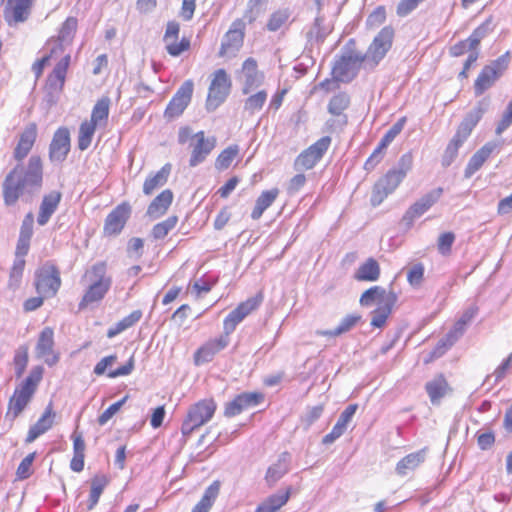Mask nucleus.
Returning a JSON list of instances; mask_svg holds the SVG:
<instances>
[{"label":"nucleus","instance_id":"nucleus-31","mask_svg":"<svg viewBox=\"0 0 512 512\" xmlns=\"http://www.w3.org/2000/svg\"><path fill=\"white\" fill-rule=\"evenodd\" d=\"M70 55H64L55 65L52 72L48 75L46 85L51 91L60 92L63 90L68 68L70 65Z\"/></svg>","mask_w":512,"mask_h":512},{"label":"nucleus","instance_id":"nucleus-33","mask_svg":"<svg viewBox=\"0 0 512 512\" xmlns=\"http://www.w3.org/2000/svg\"><path fill=\"white\" fill-rule=\"evenodd\" d=\"M486 109L487 105L485 101H479L477 105L465 115V117L457 127L456 132L468 138L471 135L474 128L479 123V121L482 119L484 113L486 112Z\"/></svg>","mask_w":512,"mask_h":512},{"label":"nucleus","instance_id":"nucleus-29","mask_svg":"<svg viewBox=\"0 0 512 512\" xmlns=\"http://www.w3.org/2000/svg\"><path fill=\"white\" fill-rule=\"evenodd\" d=\"M174 200V193L171 189L162 190L149 203L146 215L151 219H158L164 216Z\"/></svg>","mask_w":512,"mask_h":512},{"label":"nucleus","instance_id":"nucleus-46","mask_svg":"<svg viewBox=\"0 0 512 512\" xmlns=\"http://www.w3.org/2000/svg\"><path fill=\"white\" fill-rule=\"evenodd\" d=\"M425 459V449L410 453L403 457L396 465V472L404 476L408 471L416 469L420 466L421 463L424 462Z\"/></svg>","mask_w":512,"mask_h":512},{"label":"nucleus","instance_id":"nucleus-24","mask_svg":"<svg viewBox=\"0 0 512 512\" xmlns=\"http://www.w3.org/2000/svg\"><path fill=\"white\" fill-rule=\"evenodd\" d=\"M71 147L70 131L67 127H59L53 135L49 146V159L52 162H63Z\"/></svg>","mask_w":512,"mask_h":512},{"label":"nucleus","instance_id":"nucleus-27","mask_svg":"<svg viewBox=\"0 0 512 512\" xmlns=\"http://www.w3.org/2000/svg\"><path fill=\"white\" fill-rule=\"evenodd\" d=\"M38 136L37 124L29 123L20 133L18 142L13 151V157L17 162H21L28 156L33 149Z\"/></svg>","mask_w":512,"mask_h":512},{"label":"nucleus","instance_id":"nucleus-6","mask_svg":"<svg viewBox=\"0 0 512 512\" xmlns=\"http://www.w3.org/2000/svg\"><path fill=\"white\" fill-rule=\"evenodd\" d=\"M191 153L189 166L196 167L206 160L209 154L214 150L217 140L214 136L207 137L205 131L201 130L192 135V129L189 126H182L178 130V143L186 144L189 139Z\"/></svg>","mask_w":512,"mask_h":512},{"label":"nucleus","instance_id":"nucleus-41","mask_svg":"<svg viewBox=\"0 0 512 512\" xmlns=\"http://www.w3.org/2000/svg\"><path fill=\"white\" fill-rule=\"evenodd\" d=\"M291 488L284 492L273 494L264 499L256 508L255 512H278L289 501Z\"/></svg>","mask_w":512,"mask_h":512},{"label":"nucleus","instance_id":"nucleus-51","mask_svg":"<svg viewBox=\"0 0 512 512\" xmlns=\"http://www.w3.org/2000/svg\"><path fill=\"white\" fill-rule=\"evenodd\" d=\"M78 28V20L74 16L67 17L61 24L57 39L65 43H71L75 37Z\"/></svg>","mask_w":512,"mask_h":512},{"label":"nucleus","instance_id":"nucleus-7","mask_svg":"<svg viewBox=\"0 0 512 512\" xmlns=\"http://www.w3.org/2000/svg\"><path fill=\"white\" fill-rule=\"evenodd\" d=\"M217 410L214 398H204L193 403L187 410V414L181 425L183 436L191 435L195 430L208 423Z\"/></svg>","mask_w":512,"mask_h":512},{"label":"nucleus","instance_id":"nucleus-5","mask_svg":"<svg viewBox=\"0 0 512 512\" xmlns=\"http://www.w3.org/2000/svg\"><path fill=\"white\" fill-rule=\"evenodd\" d=\"M44 368L33 367L27 377L14 389L8 401L6 418L12 422L26 409L42 381Z\"/></svg>","mask_w":512,"mask_h":512},{"label":"nucleus","instance_id":"nucleus-23","mask_svg":"<svg viewBox=\"0 0 512 512\" xmlns=\"http://www.w3.org/2000/svg\"><path fill=\"white\" fill-rule=\"evenodd\" d=\"M243 75L242 93L250 94L260 88L264 81V73L259 71L256 59L247 58L241 67Z\"/></svg>","mask_w":512,"mask_h":512},{"label":"nucleus","instance_id":"nucleus-50","mask_svg":"<svg viewBox=\"0 0 512 512\" xmlns=\"http://www.w3.org/2000/svg\"><path fill=\"white\" fill-rule=\"evenodd\" d=\"M25 267V259H14L13 264L9 270V276L7 281V286L9 289L15 290L20 287Z\"/></svg>","mask_w":512,"mask_h":512},{"label":"nucleus","instance_id":"nucleus-44","mask_svg":"<svg viewBox=\"0 0 512 512\" xmlns=\"http://www.w3.org/2000/svg\"><path fill=\"white\" fill-rule=\"evenodd\" d=\"M467 139H468L467 137L461 135L458 132H455V134L453 135V137L447 144V146L442 154L441 164L443 167H448L454 162V160L458 156L460 147L464 144V142Z\"/></svg>","mask_w":512,"mask_h":512},{"label":"nucleus","instance_id":"nucleus-55","mask_svg":"<svg viewBox=\"0 0 512 512\" xmlns=\"http://www.w3.org/2000/svg\"><path fill=\"white\" fill-rule=\"evenodd\" d=\"M387 19V10L384 5H379L367 16L365 26L368 30H375Z\"/></svg>","mask_w":512,"mask_h":512},{"label":"nucleus","instance_id":"nucleus-15","mask_svg":"<svg viewBox=\"0 0 512 512\" xmlns=\"http://www.w3.org/2000/svg\"><path fill=\"white\" fill-rule=\"evenodd\" d=\"M132 208L129 202L123 201L113 208L104 220L103 235L104 237L118 236L125 228L131 217Z\"/></svg>","mask_w":512,"mask_h":512},{"label":"nucleus","instance_id":"nucleus-53","mask_svg":"<svg viewBox=\"0 0 512 512\" xmlns=\"http://www.w3.org/2000/svg\"><path fill=\"white\" fill-rule=\"evenodd\" d=\"M350 105V98L346 93L334 95L328 103V112L333 116H340Z\"/></svg>","mask_w":512,"mask_h":512},{"label":"nucleus","instance_id":"nucleus-30","mask_svg":"<svg viewBox=\"0 0 512 512\" xmlns=\"http://www.w3.org/2000/svg\"><path fill=\"white\" fill-rule=\"evenodd\" d=\"M357 409V404H350L344 409L332 430L323 437V444H331L345 433Z\"/></svg>","mask_w":512,"mask_h":512},{"label":"nucleus","instance_id":"nucleus-28","mask_svg":"<svg viewBox=\"0 0 512 512\" xmlns=\"http://www.w3.org/2000/svg\"><path fill=\"white\" fill-rule=\"evenodd\" d=\"M56 413L53 404L49 403L44 409L40 418L33 424L25 437V443H33L37 438L48 432L54 425Z\"/></svg>","mask_w":512,"mask_h":512},{"label":"nucleus","instance_id":"nucleus-52","mask_svg":"<svg viewBox=\"0 0 512 512\" xmlns=\"http://www.w3.org/2000/svg\"><path fill=\"white\" fill-rule=\"evenodd\" d=\"M178 223L176 215L169 216L165 220L155 224L151 230V235L154 239H164L171 230H173Z\"/></svg>","mask_w":512,"mask_h":512},{"label":"nucleus","instance_id":"nucleus-59","mask_svg":"<svg viewBox=\"0 0 512 512\" xmlns=\"http://www.w3.org/2000/svg\"><path fill=\"white\" fill-rule=\"evenodd\" d=\"M387 147L382 145V143H378L377 147L373 150L371 155L366 159L364 163V170L372 171L375 167L382 161L385 150Z\"/></svg>","mask_w":512,"mask_h":512},{"label":"nucleus","instance_id":"nucleus-26","mask_svg":"<svg viewBox=\"0 0 512 512\" xmlns=\"http://www.w3.org/2000/svg\"><path fill=\"white\" fill-rule=\"evenodd\" d=\"M54 329L52 327H44L39 333L36 353L39 358H44L45 362L52 366L59 360V355L54 352Z\"/></svg>","mask_w":512,"mask_h":512},{"label":"nucleus","instance_id":"nucleus-36","mask_svg":"<svg viewBox=\"0 0 512 512\" xmlns=\"http://www.w3.org/2000/svg\"><path fill=\"white\" fill-rule=\"evenodd\" d=\"M380 275L381 267L379 262L375 258L369 257L358 266L353 278L358 282H375L379 280Z\"/></svg>","mask_w":512,"mask_h":512},{"label":"nucleus","instance_id":"nucleus-43","mask_svg":"<svg viewBox=\"0 0 512 512\" xmlns=\"http://www.w3.org/2000/svg\"><path fill=\"white\" fill-rule=\"evenodd\" d=\"M246 95L248 97L243 104V113L250 117L261 111L267 101L268 93L265 89L258 88L254 92Z\"/></svg>","mask_w":512,"mask_h":512},{"label":"nucleus","instance_id":"nucleus-64","mask_svg":"<svg viewBox=\"0 0 512 512\" xmlns=\"http://www.w3.org/2000/svg\"><path fill=\"white\" fill-rule=\"evenodd\" d=\"M512 124V100L508 103L505 112L502 115V118L498 122L496 127V134L500 135L505 130H507Z\"/></svg>","mask_w":512,"mask_h":512},{"label":"nucleus","instance_id":"nucleus-9","mask_svg":"<svg viewBox=\"0 0 512 512\" xmlns=\"http://www.w3.org/2000/svg\"><path fill=\"white\" fill-rule=\"evenodd\" d=\"M395 37V30L392 26L387 25L375 35L369 44L366 53H363L367 60L369 70L374 69L386 57L391 50Z\"/></svg>","mask_w":512,"mask_h":512},{"label":"nucleus","instance_id":"nucleus-19","mask_svg":"<svg viewBox=\"0 0 512 512\" xmlns=\"http://www.w3.org/2000/svg\"><path fill=\"white\" fill-rule=\"evenodd\" d=\"M36 0H7L3 16L9 26L27 21Z\"/></svg>","mask_w":512,"mask_h":512},{"label":"nucleus","instance_id":"nucleus-17","mask_svg":"<svg viewBox=\"0 0 512 512\" xmlns=\"http://www.w3.org/2000/svg\"><path fill=\"white\" fill-rule=\"evenodd\" d=\"M490 24L491 20L488 19L478 27H476L471 35L464 40H460L454 45H452L449 49V54L452 57H460L467 52L477 51L481 41L489 34L490 32Z\"/></svg>","mask_w":512,"mask_h":512},{"label":"nucleus","instance_id":"nucleus-61","mask_svg":"<svg viewBox=\"0 0 512 512\" xmlns=\"http://www.w3.org/2000/svg\"><path fill=\"white\" fill-rule=\"evenodd\" d=\"M289 18V14L286 11L278 10L270 16L267 22V28L269 31H277L280 29Z\"/></svg>","mask_w":512,"mask_h":512},{"label":"nucleus","instance_id":"nucleus-60","mask_svg":"<svg viewBox=\"0 0 512 512\" xmlns=\"http://www.w3.org/2000/svg\"><path fill=\"white\" fill-rule=\"evenodd\" d=\"M218 283V278L199 279L192 285V290L196 297H201L202 294L208 293Z\"/></svg>","mask_w":512,"mask_h":512},{"label":"nucleus","instance_id":"nucleus-56","mask_svg":"<svg viewBox=\"0 0 512 512\" xmlns=\"http://www.w3.org/2000/svg\"><path fill=\"white\" fill-rule=\"evenodd\" d=\"M407 122V117H400L392 127L385 133V135L380 140V143L385 147H388L391 142L402 132L405 124Z\"/></svg>","mask_w":512,"mask_h":512},{"label":"nucleus","instance_id":"nucleus-20","mask_svg":"<svg viewBox=\"0 0 512 512\" xmlns=\"http://www.w3.org/2000/svg\"><path fill=\"white\" fill-rule=\"evenodd\" d=\"M403 179V172H396L395 168L388 170L373 187V202L380 204L398 188Z\"/></svg>","mask_w":512,"mask_h":512},{"label":"nucleus","instance_id":"nucleus-58","mask_svg":"<svg viewBox=\"0 0 512 512\" xmlns=\"http://www.w3.org/2000/svg\"><path fill=\"white\" fill-rule=\"evenodd\" d=\"M455 241V234L453 232H444L439 235L437 240V248L441 255L449 256L451 254L452 245Z\"/></svg>","mask_w":512,"mask_h":512},{"label":"nucleus","instance_id":"nucleus-18","mask_svg":"<svg viewBox=\"0 0 512 512\" xmlns=\"http://www.w3.org/2000/svg\"><path fill=\"white\" fill-rule=\"evenodd\" d=\"M180 25L175 21H170L166 25L163 36V42L167 53L172 57H178L182 53L190 50L191 42L187 37L179 39Z\"/></svg>","mask_w":512,"mask_h":512},{"label":"nucleus","instance_id":"nucleus-4","mask_svg":"<svg viewBox=\"0 0 512 512\" xmlns=\"http://www.w3.org/2000/svg\"><path fill=\"white\" fill-rule=\"evenodd\" d=\"M361 68L369 69L363 52L356 48V40L349 39L332 67V77L337 82L353 81Z\"/></svg>","mask_w":512,"mask_h":512},{"label":"nucleus","instance_id":"nucleus-39","mask_svg":"<svg viewBox=\"0 0 512 512\" xmlns=\"http://www.w3.org/2000/svg\"><path fill=\"white\" fill-rule=\"evenodd\" d=\"M278 188H271L263 190L255 201V205L251 212V218L258 220L261 218L263 213L276 201L279 196Z\"/></svg>","mask_w":512,"mask_h":512},{"label":"nucleus","instance_id":"nucleus-12","mask_svg":"<svg viewBox=\"0 0 512 512\" xmlns=\"http://www.w3.org/2000/svg\"><path fill=\"white\" fill-rule=\"evenodd\" d=\"M264 301L263 291L241 301L224 319L223 328L227 335L231 334L246 317L256 312Z\"/></svg>","mask_w":512,"mask_h":512},{"label":"nucleus","instance_id":"nucleus-25","mask_svg":"<svg viewBox=\"0 0 512 512\" xmlns=\"http://www.w3.org/2000/svg\"><path fill=\"white\" fill-rule=\"evenodd\" d=\"M443 189L441 187L427 193L418 201L413 203L403 215L402 220L411 225L413 221L428 211L441 197Z\"/></svg>","mask_w":512,"mask_h":512},{"label":"nucleus","instance_id":"nucleus-47","mask_svg":"<svg viewBox=\"0 0 512 512\" xmlns=\"http://www.w3.org/2000/svg\"><path fill=\"white\" fill-rule=\"evenodd\" d=\"M240 149L233 144L223 149L215 159V167L219 171L227 170L232 163L239 158Z\"/></svg>","mask_w":512,"mask_h":512},{"label":"nucleus","instance_id":"nucleus-10","mask_svg":"<svg viewBox=\"0 0 512 512\" xmlns=\"http://www.w3.org/2000/svg\"><path fill=\"white\" fill-rule=\"evenodd\" d=\"M232 88L230 75L223 68L215 70L211 75V82L206 98V109L214 111L229 96Z\"/></svg>","mask_w":512,"mask_h":512},{"label":"nucleus","instance_id":"nucleus-48","mask_svg":"<svg viewBox=\"0 0 512 512\" xmlns=\"http://www.w3.org/2000/svg\"><path fill=\"white\" fill-rule=\"evenodd\" d=\"M141 310H134L129 315L121 319L118 323L115 324L114 327L108 329L107 336L108 338H113L126 329L134 326L137 322L142 318Z\"/></svg>","mask_w":512,"mask_h":512},{"label":"nucleus","instance_id":"nucleus-35","mask_svg":"<svg viewBox=\"0 0 512 512\" xmlns=\"http://www.w3.org/2000/svg\"><path fill=\"white\" fill-rule=\"evenodd\" d=\"M425 390L432 404H437L450 391L451 387L443 373H438L425 384Z\"/></svg>","mask_w":512,"mask_h":512},{"label":"nucleus","instance_id":"nucleus-16","mask_svg":"<svg viewBox=\"0 0 512 512\" xmlns=\"http://www.w3.org/2000/svg\"><path fill=\"white\" fill-rule=\"evenodd\" d=\"M245 22L241 18L235 19L223 36L219 49L220 57L235 56L241 49L245 37Z\"/></svg>","mask_w":512,"mask_h":512},{"label":"nucleus","instance_id":"nucleus-42","mask_svg":"<svg viewBox=\"0 0 512 512\" xmlns=\"http://www.w3.org/2000/svg\"><path fill=\"white\" fill-rule=\"evenodd\" d=\"M220 488V481L215 480L214 482H212L206 488L201 499L195 504L191 512H209L220 493Z\"/></svg>","mask_w":512,"mask_h":512},{"label":"nucleus","instance_id":"nucleus-8","mask_svg":"<svg viewBox=\"0 0 512 512\" xmlns=\"http://www.w3.org/2000/svg\"><path fill=\"white\" fill-rule=\"evenodd\" d=\"M34 288L37 294L52 298L57 295L62 285L61 271L53 261L41 264L34 273Z\"/></svg>","mask_w":512,"mask_h":512},{"label":"nucleus","instance_id":"nucleus-1","mask_svg":"<svg viewBox=\"0 0 512 512\" xmlns=\"http://www.w3.org/2000/svg\"><path fill=\"white\" fill-rule=\"evenodd\" d=\"M44 165L40 155H32L26 167L15 165L4 177L2 197L6 206H14L26 191L39 190L43 185Z\"/></svg>","mask_w":512,"mask_h":512},{"label":"nucleus","instance_id":"nucleus-13","mask_svg":"<svg viewBox=\"0 0 512 512\" xmlns=\"http://www.w3.org/2000/svg\"><path fill=\"white\" fill-rule=\"evenodd\" d=\"M193 92V80L184 81L168 102L163 113L164 118L170 121L180 117L191 103Z\"/></svg>","mask_w":512,"mask_h":512},{"label":"nucleus","instance_id":"nucleus-40","mask_svg":"<svg viewBox=\"0 0 512 512\" xmlns=\"http://www.w3.org/2000/svg\"><path fill=\"white\" fill-rule=\"evenodd\" d=\"M110 104L111 101L107 96L98 99L92 108L90 118L87 120L99 128L106 127L110 113Z\"/></svg>","mask_w":512,"mask_h":512},{"label":"nucleus","instance_id":"nucleus-3","mask_svg":"<svg viewBox=\"0 0 512 512\" xmlns=\"http://www.w3.org/2000/svg\"><path fill=\"white\" fill-rule=\"evenodd\" d=\"M375 302L377 306L371 313L370 325L374 328H383L398 302V295L393 289L387 290L376 285L365 290L359 299L362 306H371Z\"/></svg>","mask_w":512,"mask_h":512},{"label":"nucleus","instance_id":"nucleus-21","mask_svg":"<svg viewBox=\"0 0 512 512\" xmlns=\"http://www.w3.org/2000/svg\"><path fill=\"white\" fill-rule=\"evenodd\" d=\"M229 335L226 333L217 338L210 339L202 344L193 355V361L196 366L211 362L214 357L229 344Z\"/></svg>","mask_w":512,"mask_h":512},{"label":"nucleus","instance_id":"nucleus-63","mask_svg":"<svg viewBox=\"0 0 512 512\" xmlns=\"http://www.w3.org/2000/svg\"><path fill=\"white\" fill-rule=\"evenodd\" d=\"M424 278V266L422 263L413 265L407 272V281L412 286H419Z\"/></svg>","mask_w":512,"mask_h":512},{"label":"nucleus","instance_id":"nucleus-62","mask_svg":"<svg viewBox=\"0 0 512 512\" xmlns=\"http://www.w3.org/2000/svg\"><path fill=\"white\" fill-rule=\"evenodd\" d=\"M128 396H124L121 400L111 404L99 417L98 423L100 425L106 424L124 405Z\"/></svg>","mask_w":512,"mask_h":512},{"label":"nucleus","instance_id":"nucleus-22","mask_svg":"<svg viewBox=\"0 0 512 512\" xmlns=\"http://www.w3.org/2000/svg\"><path fill=\"white\" fill-rule=\"evenodd\" d=\"M264 400L261 392H244L235 396L225 404L224 416L231 418L239 415L249 407L257 406Z\"/></svg>","mask_w":512,"mask_h":512},{"label":"nucleus","instance_id":"nucleus-14","mask_svg":"<svg viewBox=\"0 0 512 512\" xmlns=\"http://www.w3.org/2000/svg\"><path fill=\"white\" fill-rule=\"evenodd\" d=\"M331 141L329 136H324L303 150L296 157L294 168L298 171L313 169L329 149Z\"/></svg>","mask_w":512,"mask_h":512},{"label":"nucleus","instance_id":"nucleus-45","mask_svg":"<svg viewBox=\"0 0 512 512\" xmlns=\"http://www.w3.org/2000/svg\"><path fill=\"white\" fill-rule=\"evenodd\" d=\"M97 128L99 127L87 119L80 123L77 136V146L80 151H85L91 146Z\"/></svg>","mask_w":512,"mask_h":512},{"label":"nucleus","instance_id":"nucleus-54","mask_svg":"<svg viewBox=\"0 0 512 512\" xmlns=\"http://www.w3.org/2000/svg\"><path fill=\"white\" fill-rule=\"evenodd\" d=\"M29 362V349L26 345L20 346L14 354L13 364L17 378L22 377Z\"/></svg>","mask_w":512,"mask_h":512},{"label":"nucleus","instance_id":"nucleus-2","mask_svg":"<svg viewBox=\"0 0 512 512\" xmlns=\"http://www.w3.org/2000/svg\"><path fill=\"white\" fill-rule=\"evenodd\" d=\"M82 281L87 284V287L79 302L80 310H84L88 306L100 302L110 290L112 278L107 272V263L100 261L91 265L85 270Z\"/></svg>","mask_w":512,"mask_h":512},{"label":"nucleus","instance_id":"nucleus-49","mask_svg":"<svg viewBox=\"0 0 512 512\" xmlns=\"http://www.w3.org/2000/svg\"><path fill=\"white\" fill-rule=\"evenodd\" d=\"M108 483L109 479L106 475H95L92 478L88 509L91 510L96 506Z\"/></svg>","mask_w":512,"mask_h":512},{"label":"nucleus","instance_id":"nucleus-57","mask_svg":"<svg viewBox=\"0 0 512 512\" xmlns=\"http://www.w3.org/2000/svg\"><path fill=\"white\" fill-rule=\"evenodd\" d=\"M36 457V452L29 453L18 465L16 477L18 480H25L32 475V465Z\"/></svg>","mask_w":512,"mask_h":512},{"label":"nucleus","instance_id":"nucleus-38","mask_svg":"<svg viewBox=\"0 0 512 512\" xmlns=\"http://www.w3.org/2000/svg\"><path fill=\"white\" fill-rule=\"evenodd\" d=\"M71 439L73 442V457L70 461V469L79 473L84 469L86 444L82 433L77 429L71 434Z\"/></svg>","mask_w":512,"mask_h":512},{"label":"nucleus","instance_id":"nucleus-32","mask_svg":"<svg viewBox=\"0 0 512 512\" xmlns=\"http://www.w3.org/2000/svg\"><path fill=\"white\" fill-rule=\"evenodd\" d=\"M172 165L166 163L158 171L150 173L143 182V193L146 196L152 195L157 189L163 187L170 177Z\"/></svg>","mask_w":512,"mask_h":512},{"label":"nucleus","instance_id":"nucleus-37","mask_svg":"<svg viewBox=\"0 0 512 512\" xmlns=\"http://www.w3.org/2000/svg\"><path fill=\"white\" fill-rule=\"evenodd\" d=\"M494 149L495 144L491 142L486 143L480 149H478L469 159L465 167L464 176L466 178L473 176L489 159Z\"/></svg>","mask_w":512,"mask_h":512},{"label":"nucleus","instance_id":"nucleus-34","mask_svg":"<svg viewBox=\"0 0 512 512\" xmlns=\"http://www.w3.org/2000/svg\"><path fill=\"white\" fill-rule=\"evenodd\" d=\"M61 199L62 194L60 191H51L43 196L37 216L39 225H45L50 220L51 216L57 210Z\"/></svg>","mask_w":512,"mask_h":512},{"label":"nucleus","instance_id":"nucleus-11","mask_svg":"<svg viewBox=\"0 0 512 512\" xmlns=\"http://www.w3.org/2000/svg\"><path fill=\"white\" fill-rule=\"evenodd\" d=\"M510 62V53L505 52L503 55L494 60L491 64L485 65L474 82V92L476 96L482 95L491 88L497 79L508 68Z\"/></svg>","mask_w":512,"mask_h":512}]
</instances>
